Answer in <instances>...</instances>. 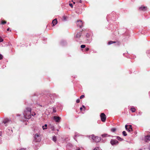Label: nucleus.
Instances as JSON below:
<instances>
[{"label":"nucleus","instance_id":"f257e3e1","mask_svg":"<svg viewBox=\"0 0 150 150\" xmlns=\"http://www.w3.org/2000/svg\"><path fill=\"white\" fill-rule=\"evenodd\" d=\"M31 109L30 108H27L23 113L24 117L25 119H29L31 117Z\"/></svg>","mask_w":150,"mask_h":150},{"label":"nucleus","instance_id":"f03ea898","mask_svg":"<svg viewBox=\"0 0 150 150\" xmlns=\"http://www.w3.org/2000/svg\"><path fill=\"white\" fill-rule=\"evenodd\" d=\"M89 137L90 139H92L93 141L96 142H99L101 139L100 137L95 136L93 134L90 136Z\"/></svg>","mask_w":150,"mask_h":150},{"label":"nucleus","instance_id":"7ed1b4c3","mask_svg":"<svg viewBox=\"0 0 150 150\" xmlns=\"http://www.w3.org/2000/svg\"><path fill=\"white\" fill-rule=\"evenodd\" d=\"M35 141L37 142H39L41 140V137L40 135L36 134L34 137Z\"/></svg>","mask_w":150,"mask_h":150},{"label":"nucleus","instance_id":"20e7f679","mask_svg":"<svg viewBox=\"0 0 150 150\" xmlns=\"http://www.w3.org/2000/svg\"><path fill=\"white\" fill-rule=\"evenodd\" d=\"M100 117L101 121L103 122H105L106 119V117L105 114L103 113H101Z\"/></svg>","mask_w":150,"mask_h":150},{"label":"nucleus","instance_id":"39448f33","mask_svg":"<svg viewBox=\"0 0 150 150\" xmlns=\"http://www.w3.org/2000/svg\"><path fill=\"white\" fill-rule=\"evenodd\" d=\"M125 128L126 130L128 131V132H130L133 131L131 125H126L125 126Z\"/></svg>","mask_w":150,"mask_h":150},{"label":"nucleus","instance_id":"423d86ee","mask_svg":"<svg viewBox=\"0 0 150 150\" xmlns=\"http://www.w3.org/2000/svg\"><path fill=\"white\" fill-rule=\"evenodd\" d=\"M110 142L112 145H116L118 143V142L117 140L113 139H111Z\"/></svg>","mask_w":150,"mask_h":150},{"label":"nucleus","instance_id":"0eeeda50","mask_svg":"<svg viewBox=\"0 0 150 150\" xmlns=\"http://www.w3.org/2000/svg\"><path fill=\"white\" fill-rule=\"evenodd\" d=\"M55 121L57 122H59L61 118L59 116H54L53 117Z\"/></svg>","mask_w":150,"mask_h":150},{"label":"nucleus","instance_id":"6e6552de","mask_svg":"<svg viewBox=\"0 0 150 150\" xmlns=\"http://www.w3.org/2000/svg\"><path fill=\"white\" fill-rule=\"evenodd\" d=\"M83 23L82 21L81 20H79L77 21V25L78 26L81 28L82 26Z\"/></svg>","mask_w":150,"mask_h":150},{"label":"nucleus","instance_id":"1a4fd4ad","mask_svg":"<svg viewBox=\"0 0 150 150\" xmlns=\"http://www.w3.org/2000/svg\"><path fill=\"white\" fill-rule=\"evenodd\" d=\"M139 10L140 11H145L146 10V7L144 6H141L139 8Z\"/></svg>","mask_w":150,"mask_h":150},{"label":"nucleus","instance_id":"9d476101","mask_svg":"<svg viewBox=\"0 0 150 150\" xmlns=\"http://www.w3.org/2000/svg\"><path fill=\"white\" fill-rule=\"evenodd\" d=\"M57 23V19H54L53 20L52 22V26H54Z\"/></svg>","mask_w":150,"mask_h":150},{"label":"nucleus","instance_id":"9b49d317","mask_svg":"<svg viewBox=\"0 0 150 150\" xmlns=\"http://www.w3.org/2000/svg\"><path fill=\"white\" fill-rule=\"evenodd\" d=\"M81 34V32H79L77 33L76 36V38H79L80 37Z\"/></svg>","mask_w":150,"mask_h":150},{"label":"nucleus","instance_id":"f8f14e48","mask_svg":"<svg viewBox=\"0 0 150 150\" xmlns=\"http://www.w3.org/2000/svg\"><path fill=\"white\" fill-rule=\"evenodd\" d=\"M52 139L53 141L54 142H56L57 141V137H56L54 136L52 137Z\"/></svg>","mask_w":150,"mask_h":150},{"label":"nucleus","instance_id":"ddd939ff","mask_svg":"<svg viewBox=\"0 0 150 150\" xmlns=\"http://www.w3.org/2000/svg\"><path fill=\"white\" fill-rule=\"evenodd\" d=\"M109 136L108 134H104L101 135V136L102 137L104 138L107 137H108Z\"/></svg>","mask_w":150,"mask_h":150},{"label":"nucleus","instance_id":"4468645a","mask_svg":"<svg viewBox=\"0 0 150 150\" xmlns=\"http://www.w3.org/2000/svg\"><path fill=\"white\" fill-rule=\"evenodd\" d=\"M131 110L132 112H135L136 109L134 108H132L131 109Z\"/></svg>","mask_w":150,"mask_h":150},{"label":"nucleus","instance_id":"2eb2a0df","mask_svg":"<svg viewBox=\"0 0 150 150\" xmlns=\"http://www.w3.org/2000/svg\"><path fill=\"white\" fill-rule=\"evenodd\" d=\"M115 43V41H110L108 42V44L109 45H111L113 43Z\"/></svg>","mask_w":150,"mask_h":150},{"label":"nucleus","instance_id":"dca6fc26","mask_svg":"<svg viewBox=\"0 0 150 150\" xmlns=\"http://www.w3.org/2000/svg\"><path fill=\"white\" fill-rule=\"evenodd\" d=\"M111 131L112 132H114L116 130V129L115 128H112L111 129Z\"/></svg>","mask_w":150,"mask_h":150},{"label":"nucleus","instance_id":"f3484780","mask_svg":"<svg viewBox=\"0 0 150 150\" xmlns=\"http://www.w3.org/2000/svg\"><path fill=\"white\" fill-rule=\"evenodd\" d=\"M122 134L124 136H126L127 135V134L126 132L125 131H123V132H122Z\"/></svg>","mask_w":150,"mask_h":150},{"label":"nucleus","instance_id":"a211bd4d","mask_svg":"<svg viewBox=\"0 0 150 150\" xmlns=\"http://www.w3.org/2000/svg\"><path fill=\"white\" fill-rule=\"evenodd\" d=\"M50 129L52 131H54L55 130V128L53 126H52L50 127Z\"/></svg>","mask_w":150,"mask_h":150},{"label":"nucleus","instance_id":"6ab92c4d","mask_svg":"<svg viewBox=\"0 0 150 150\" xmlns=\"http://www.w3.org/2000/svg\"><path fill=\"white\" fill-rule=\"evenodd\" d=\"M9 120L8 119H5V120L4 121V122L5 124H6L9 121Z\"/></svg>","mask_w":150,"mask_h":150},{"label":"nucleus","instance_id":"aec40b11","mask_svg":"<svg viewBox=\"0 0 150 150\" xmlns=\"http://www.w3.org/2000/svg\"><path fill=\"white\" fill-rule=\"evenodd\" d=\"M117 138L118 140H120V141H122L123 140V139H122L121 138H120V137H117Z\"/></svg>","mask_w":150,"mask_h":150},{"label":"nucleus","instance_id":"412c9836","mask_svg":"<svg viewBox=\"0 0 150 150\" xmlns=\"http://www.w3.org/2000/svg\"><path fill=\"white\" fill-rule=\"evenodd\" d=\"M93 150H100V149L99 147H97L95 148Z\"/></svg>","mask_w":150,"mask_h":150},{"label":"nucleus","instance_id":"4be33fe9","mask_svg":"<svg viewBox=\"0 0 150 150\" xmlns=\"http://www.w3.org/2000/svg\"><path fill=\"white\" fill-rule=\"evenodd\" d=\"M86 47V46L85 45H81V47L82 48H84Z\"/></svg>","mask_w":150,"mask_h":150},{"label":"nucleus","instance_id":"5701e85b","mask_svg":"<svg viewBox=\"0 0 150 150\" xmlns=\"http://www.w3.org/2000/svg\"><path fill=\"white\" fill-rule=\"evenodd\" d=\"M35 115V112H32L31 114V115H32L33 116H34Z\"/></svg>","mask_w":150,"mask_h":150},{"label":"nucleus","instance_id":"b1692460","mask_svg":"<svg viewBox=\"0 0 150 150\" xmlns=\"http://www.w3.org/2000/svg\"><path fill=\"white\" fill-rule=\"evenodd\" d=\"M3 41V39L1 37H0V42H2Z\"/></svg>","mask_w":150,"mask_h":150},{"label":"nucleus","instance_id":"393cba45","mask_svg":"<svg viewBox=\"0 0 150 150\" xmlns=\"http://www.w3.org/2000/svg\"><path fill=\"white\" fill-rule=\"evenodd\" d=\"M84 97V95H82L80 97V98L82 99Z\"/></svg>","mask_w":150,"mask_h":150},{"label":"nucleus","instance_id":"a878e982","mask_svg":"<svg viewBox=\"0 0 150 150\" xmlns=\"http://www.w3.org/2000/svg\"><path fill=\"white\" fill-rule=\"evenodd\" d=\"M56 112L55 108H54L53 109V112Z\"/></svg>","mask_w":150,"mask_h":150},{"label":"nucleus","instance_id":"bb28decb","mask_svg":"<svg viewBox=\"0 0 150 150\" xmlns=\"http://www.w3.org/2000/svg\"><path fill=\"white\" fill-rule=\"evenodd\" d=\"M69 5L71 8H72L73 7V5L72 4L70 3L69 4Z\"/></svg>","mask_w":150,"mask_h":150},{"label":"nucleus","instance_id":"cd10ccee","mask_svg":"<svg viewBox=\"0 0 150 150\" xmlns=\"http://www.w3.org/2000/svg\"><path fill=\"white\" fill-rule=\"evenodd\" d=\"M6 23V21H2L1 24H4Z\"/></svg>","mask_w":150,"mask_h":150},{"label":"nucleus","instance_id":"c85d7f7f","mask_svg":"<svg viewBox=\"0 0 150 150\" xmlns=\"http://www.w3.org/2000/svg\"><path fill=\"white\" fill-rule=\"evenodd\" d=\"M76 102L77 103H79L80 102V100L79 99H77L76 100Z\"/></svg>","mask_w":150,"mask_h":150},{"label":"nucleus","instance_id":"c756f323","mask_svg":"<svg viewBox=\"0 0 150 150\" xmlns=\"http://www.w3.org/2000/svg\"><path fill=\"white\" fill-rule=\"evenodd\" d=\"M146 137V138L147 139H149L150 138V136H147Z\"/></svg>","mask_w":150,"mask_h":150},{"label":"nucleus","instance_id":"7c9ffc66","mask_svg":"<svg viewBox=\"0 0 150 150\" xmlns=\"http://www.w3.org/2000/svg\"><path fill=\"white\" fill-rule=\"evenodd\" d=\"M3 57V56L1 54H0V60L2 59Z\"/></svg>","mask_w":150,"mask_h":150},{"label":"nucleus","instance_id":"2f4dec72","mask_svg":"<svg viewBox=\"0 0 150 150\" xmlns=\"http://www.w3.org/2000/svg\"><path fill=\"white\" fill-rule=\"evenodd\" d=\"M42 127L43 129V130H44V129H47V128L45 127H44V126H43Z\"/></svg>","mask_w":150,"mask_h":150},{"label":"nucleus","instance_id":"473e14b6","mask_svg":"<svg viewBox=\"0 0 150 150\" xmlns=\"http://www.w3.org/2000/svg\"><path fill=\"white\" fill-rule=\"evenodd\" d=\"M85 49H86V51H88L89 50V48H86Z\"/></svg>","mask_w":150,"mask_h":150},{"label":"nucleus","instance_id":"72a5a7b5","mask_svg":"<svg viewBox=\"0 0 150 150\" xmlns=\"http://www.w3.org/2000/svg\"><path fill=\"white\" fill-rule=\"evenodd\" d=\"M44 127H46L47 126V124H45L44 126Z\"/></svg>","mask_w":150,"mask_h":150},{"label":"nucleus","instance_id":"f704fd0d","mask_svg":"<svg viewBox=\"0 0 150 150\" xmlns=\"http://www.w3.org/2000/svg\"><path fill=\"white\" fill-rule=\"evenodd\" d=\"M76 150H80V149L79 148H77Z\"/></svg>","mask_w":150,"mask_h":150},{"label":"nucleus","instance_id":"c9c22d12","mask_svg":"<svg viewBox=\"0 0 150 150\" xmlns=\"http://www.w3.org/2000/svg\"><path fill=\"white\" fill-rule=\"evenodd\" d=\"M9 29H10V28H8L7 29V31H9Z\"/></svg>","mask_w":150,"mask_h":150},{"label":"nucleus","instance_id":"e433bc0d","mask_svg":"<svg viewBox=\"0 0 150 150\" xmlns=\"http://www.w3.org/2000/svg\"><path fill=\"white\" fill-rule=\"evenodd\" d=\"M82 107H81L80 108V110H82Z\"/></svg>","mask_w":150,"mask_h":150},{"label":"nucleus","instance_id":"4c0bfd02","mask_svg":"<svg viewBox=\"0 0 150 150\" xmlns=\"http://www.w3.org/2000/svg\"><path fill=\"white\" fill-rule=\"evenodd\" d=\"M82 1H81V0H80V1H79V2H80V3H82Z\"/></svg>","mask_w":150,"mask_h":150},{"label":"nucleus","instance_id":"58836bf2","mask_svg":"<svg viewBox=\"0 0 150 150\" xmlns=\"http://www.w3.org/2000/svg\"><path fill=\"white\" fill-rule=\"evenodd\" d=\"M82 106H83V108H85V106H84V105H83Z\"/></svg>","mask_w":150,"mask_h":150},{"label":"nucleus","instance_id":"ea45409f","mask_svg":"<svg viewBox=\"0 0 150 150\" xmlns=\"http://www.w3.org/2000/svg\"><path fill=\"white\" fill-rule=\"evenodd\" d=\"M73 3H74V4H75V3L74 2Z\"/></svg>","mask_w":150,"mask_h":150},{"label":"nucleus","instance_id":"a19ab883","mask_svg":"<svg viewBox=\"0 0 150 150\" xmlns=\"http://www.w3.org/2000/svg\"><path fill=\"white\" fill-rule=\"evenodd\" d=\"M77 136V135H76H76H75V136Z\"/></svg>","mask_w":150,"mask_h":150},{"label":"nucleus","instance_id":"79ce46f5","mask_svg":"<svg viewBox=\"0 0 150 150\" xmlns=\"http://www.w3.org/2000/svg\"><path fill=\"white\" fill-rule=\"evenodd\" d=\"M74 139H75V137H74Z\"/></svg>","mask_w":150,"mask_h":150},{"label":"nucleus","instance_id":"37998d69","mask_svg":"<svg viewBox=\"0 0 150 150\" xmlns=\"http://www.w3.org/2000/svg\"><path fill=\"white\" fill-rule=\"evenodd\" d=\"M57 131H59V130H58V129H57Z\"/></svg>","mask_w":150,"mask_h":150},{"label":"nucleus","instance_id":"c03bdc74","mask_svg":"<svg viewBox=\"0 0 150 150\" xmlns=\"http://www.w3.org/2000/svg\"><path fill=\"white\" fill-rule=\"evenodd\" d=\"M1 134V132H0V134Z\"/></svg>","mask_w":150,"mask_h":150}]
</instances>
